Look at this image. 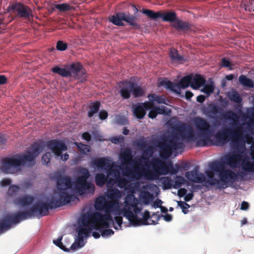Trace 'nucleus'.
<instances>
[{"label":"nucleus","instance_id":"31","mask_svg":"<svg viewBox=\"0 0 254 254\" xmlns=\"http://www.w3.org/2000/svg\"><path fill=\"white\" fill-rule=\"evenodd\" d=\"M173 27L179 31L186 32L190 29V24L187 22L177 19L173 24Z\"/></svg>","mask_w":254,"mask_h":254},{"label":"nucleus","instance_id":"39","mask_svg":"<svg viewBox=\"0 0 254 254\" xmlns=\"http://www.w3.org/2000/svg\"><path fill=\"white\" fill-rule=\"evenodd\" d=\"M52 71L64 77H69L70 75L67 65L65 68H61L58 66H56L52 69Z\"/></svg>","mask_w":254,"mask_h":254},{"label":"nucleus","instance_id":"60","mask_svg":"<svg viewBox=\"0 0 254 254\" xmlns=\"http://www.w3.org/2000/svg\"><path fill=\"white\" fill-rule=\"evenodd\" d=\"M155 108L158 114H167L170 111V110L164 106L155 107Z\"/></svg>","mask_w":254,"mask_h":254},{"label":"nucleus","instance_id":"30","mask_svg":"<svg viewBox=\"0 0 254 254\" xmlns=\"http://www.w3.org/2000/svg\"><path fill=\"white\" fill-rule=\"evenodd\" d=\"M242 169L246 172L254 173V164L248 156H245L242 161Z\"/></svg>","mask_w":254,"mask_h":254},{"label":"nucleus","instance_id":"43","mask_svg":"<svg viewBox=\"0 0 254 254\" xmlns=\"http://www.w3.org/2000/svg\"><path fill=\"white\" fill-rule=\"evenodd\" d=\"M148 98L151 101H156L159 104H167V99L163 95H157L154 94H150L148 96Z\"/></svg>","mask_w":254,"mask_h":254},{"label":"nucleus","instance_id":"9","mask_svg":"<svg viewBox=\"0 0 254 254\" xmlns=\"http://www.w3.org/2000/svg\"><path fill=\"white\" fill-rule=\"evenodd\" d=\"M119 202H115L112 200L106 201L104 198L100 197L97 199L95 207L96 210L104 211L106 213L104 215H108L110 217V219L103 218L102 226L105 228H108L110 226V222H113V217L110 213L114 211L116 208L118 207Z\"/></svg>","mask_w":254,"mask_h":254},{"label":"nucleus","instance_id":"35","mask_svg":"<svg viewBox=\"0 0 254 254\" xmlns=\"http://www.w3.org/2000/svg\"><path fill=\"white\" fill-rule=\"evenodd\" d=\"M113 182L117 184V186L120 188H125L128 184V182L127 180L125 178H123L121 176L114 180L113 179H109L108 182V186L110 184L113 185Z\"/></svg>","mask_w":254,"mask_h":254},{"label":"nucleus","instance_id":"16","mask_svg":"<svg viewBox=\"0 0 254 254\" xmlns=\"http://www.w3.org/2000/svg\"><path fill=\"white\" fill-rule=\"evenodd\" d=\"M19 165L16 156L5 157L1 162L0 169L5 174H15L20 171Z\"/></svg>","mask_w":254,"mask_h":254},{"label":"nucleus","instance_id":"45","mask_svg":"<svg viewBox=\"0 0 254 254\" xmlns=\"http://www.w3.org/2000/svg\"><path fill=\"white\" fill-rule=\"evenodd\" d=\"M163 188L164 190L170 189L173 187L172 180L169 177H163L161 178Z\"/></svg>","mask_w":254,"mask_h":254},{"label":"nucleus","instance_id":"64","mask_svg":"<svg viewBox=\"0 0 254 254\" xmlns=\"http://www.w3.org/2000/svg\"><path fill=\"white\" fill-rule=\"evenodd\" d=\"M11 183V180L9 178H3L0 182V185L2 187L9 186Z\"/></svg>","mask_w":254,"mask_h":254},{"label":"nucleus","instance_id":"38","mask_svg":"<svg viewBox=\"0 0 254 254\" xmlns=\"http://www.w3.org/2000/svg\"><path fill=\"white\" fill-rule=\"evenodd\" d=\"M169 57L172 61L176 63H179L184 61V57L180 55L178 50L175 48H171Z\"/></svg>","mask_w":254,"mask_h":254},{"label":"nucleus","instance_id":"49","mask_svg":"<svg viewBox=\"0 0 254 254\" xmlns=\"http://www.w3.org/2000/svg\"><path fill=\"white\" fill-rule=\"evenodd\" d=\"M140 197L145 204H148L153 198V195L148 191H143L140 193Z\"/></svg>","mask_w":254,"mask_h":254},{"label":"nucleus","instance_id":"19","mask_svg":"<svg viewBox=\"0 0 254 254\" xmlns=\"http://www.w3.org/2000/svg\"><path fill=\"white\" fill-rule=\"evenodd\" d=\"M46 146L57 157H59L63 151L67 150V147L62 140L52 139L46 142Z\"/></svg>","mask_w":254,"mask_h":254},{"label":"nucleus","instance_id":"52","mask_svg":"<svg viewBox=\"0 0 254 254\" xmlns=\"http://www.w3.org/2000/svg\"><path fill=\"white\" fill-rule=\"evenodd\" d=\"M63 239V236H61L59 237L57 240H53V243L56 245L57 247L60 248L61 250L67 252L68 250L65 248V247L63 245L62 242V240Z\"/></svg>","mask_w":254,"mask_h":254},{"label":"nucleus","instance_id":"7","mask_svg":"<svg viewBox=\"0 0 254 254\" xmlns=\"http://www.w3.org/2000/svg\"><path fill=\"white\" fill-rule=\"evenodd\" d=\"M119 93L123 99H128L132 93L133 97L138 98L144 96L145 91L136 82L127 79L118 83Z\"/></svg>","mask_w":254,"mask_h":254},{"label":"nucleus","instance_id":"24","mask_svg":"<svg viewBox=\"0 0 254 254\" xmlns=\"http://www.w3.org/2000/svg\"><path fill=\"white\" fill-rule=\"evenodd\" d=\"M227 164L231 168H235L239 163L242 160V156L240 154L228 155L225 157Z\"/></svg>","mask_w":254,"mask_h":254},{"label":"nucleus","instance_id":"58","mask_svg":"<svg viewBox=\"0 0 254 254\" xmlns=\"http://www.w3.org/2000/svg\"><path fill=\"white\" fill-rule=\"evenodd\" d=\"M220 65L222 67H228L230 69H232L233 64L231 63L230 61L223 58L221 60Z\"/></svg>","mask_w":254,"mask_h":254},{"label":"nucleus","instance_id":"34","mask_svg":"<svg viewBox=\"0 0 254 254\" xmlns=\"http://www.w3.org/2000/svg\"><path fill=\"white\" fill-rule=\"evenodd\" d=\"M44 147V142H34L30 150H28L30 153L34 156L35 158L43 150Z\"/></svg>","mask_w":254,"mask_h":254},{"label":"nucleus","instance_id":"6","mask_svg":"<svg viewBox=\"0 0 254 254\" xmlns=\"http://www.w3.org/2000/svg\"><path fill=\"white\" fill-rule=\"evenodd\" d=\"M78 173L79 176L74 182V189L80 195L93 193L95 186L92 183L87 181L90 176L88 170L86 168L81 167L78 169Z\"/></svg>","mask_w":254,"mask_h":254},{"label":"nucleus","instance_id":"18","mask_svg":"<svg viewBox=\"0 0 254 254\" xmlns=\"http://www.w3.org/2000/svg\"><path fill=\"white\" fill-rule=\"evenodd\" d=\"M67 69L69 72V77L76 80H80L81 81L85 79V70L80 63H73L67 65Z\"/></svg>","mask_w":254,"mask_h":254},{"label":"nucleus","instance_id":"26","mask_svg":"<svg viewBox=\"0 0 254 254\" xmlns=\"http://www.w3.org/2000/svg\"><path fill=\"white\" fill-rule=\"evenodd\" d=\"M205 81V79L200 74H195L192 77L191 87L197 89L204 85Z\"/></svg>","mask_w":254,"mask_h":254},{"label":"nucleus","instance_id":"5","mask_svg":"<svg viewBox=\"0 0 254 254\" xmlns=\"http://www.w3.org/2000/svg\"><path fill=\"white\" fill-rule=\"evenodd\" d=\"M131 209V208L123 207L122 211L124 216L133 226L155 225L157 224L160 219V216L155 213H153L152 216H150V212L148 210L144 211L142 215V218H139L137 215L134 214Z\"/></svg>","mask_w":254,"mask_h":254},{"label":"nucleus","instance_id":"51","mask_svg":"<svg viewBox=\"0 0 254 254\" xmlns=\"http://www.w3.org/2000/svg\"><path fill=\"white\" fill-rule=\"evenodd\" d=\"M164 85L166 88L170 89L176 93H179L177 83H174L171 81H167L165 82Z\"/></svg>","mask_w":254,"mask_h":254},{"label":"nucleus","instance_id":"2","mask_svg":"<svg viewBox=\"0 0 254 254\" xmlns=\"http://www.w3.org/2000/svg\"><path fill=\"white\" fill-rule=\"evenodd\" d=\"M57 190L55 193L58 196L57 199L50 201L49 202H37L31 207V211L34 215L43 217L49 214V209H53L67 204L70 202L78 200L77 197L70 194L68 190L71 188L72 181L70 177L59 174L56 177Z\"/></svg>","mask_w":254,"mask_h":254},{"label":"nucleus","instance_id":"1","mask_svg":"<svg viewBox=\"0 0 254 254\" xmlns=\"http://www.w3.org/2000/svg\"><path fill=\"white\" fill-rule=\"evenodd\" d=\"M193 123L196 129V136L194 130L190 126L182 124L175 127L178 135L182 140L186 141H196V146L198 147L209 146L212 145L216 146L223 145L229 141L222 130H219L214 135L213 142L211 137L213 133L211 126L209 122L201 117H196L193 119Z\"/></svg>","mask_w":254,"mask_h":254},{"label":"nucleus","instance_id":"37","mask_svg":"<svg viewBox=\"0 0 254 254\" xmlns=\"http://www.w3.org/2000/svg\"><path fill=\"white\" fill-rule=\"evenodd\" d=\"M192 76L191 75H187L183 77L177 83L178 86V91H180L181 88L185 89L187 88L189 85H191Z\"/></svg>","mask_w":254,"mask_h":254},{"label":"nucleus","instance_id":"15","mask_svg":"<svg viewBox=\"0 0 254 254\" xmlns=\"http://www.w3.org/2000/svg\"><path fill=\"white\" fill-rule=\"evenodd\" d=\"M103 218L110 219V217L108 215H103L99 212H95L93 214H85L82 218V225L85 227L91 226L95 230H99L98 223L102 225Z\"/></svg>","mask_w":254,"mask_h":254},{"label":"nucleus","instance_id":"20","mask_svg":"<svg viewBox=\"0 0 254 254\" xmlns=\"http://www.w3.org/2000/svg\"><path fill=\"white\" fill-rule=\"evenodd\" d=\"M92 229H93L92 226L89 227L88 228H80L78 232V237L75 242L71 246V250H76L83 247L85 245L84 238L87 237Z\"/></svg>","mask_w":254,"mask_h":254},{"label":"nucleus","instance_id":"46","mask_svg":"<svg viewBox=\"0 0 254 254\" xmlns=\"http://www.w3.org/2000/svg\"><path fill=\"white\" fill-rule=\"evenodd\" d=\"M229 99L235 103H240L242 102V99L237 91H233L227 94Z\"/></svg>","mask_w":254,"mask_h":254},{"label":"nucleus","instance_id":"54","mask_svg":"<svg viewBox=\"0 0 254 254\" xmlns=\"http://www.w3.org/2000/svg\"><path fill=\"white\" fill-rule=\"evenodd\" d=\"M101 225H102V224H101ZM99 230H98L100 231L101 235L103 237L111 236L112 235H113L114 233V232L113 231V230L110 229L102 230L101 229V227H100V226L99 225ZM102 228H104V227H103V226H102Z\"/></svg>","mask_w":254,"mask_h":254},{"label":"nucleus","instance_id":"33","mask_svg":"<svg viewBox=\"0 0 254 254\" xmlns=\"http://www.w3.org/2000/svg\"><path fill=\"white\" fill-rule=\"evenodd\" d=\"M108 176L103 173H98L95 176V182L96 185L100 187H103L106 183H108Z\"/></svg>","mask_w":254,"mask_h":254},{"label":"nucleus","instance_id":"13","mask_svg":"<svg viewBox=\"0 0 254 254\" xmlns=\"http://www.w3.org/2000/svg\"><path fill=\"white\" fill-rule=\"evenodd\" d=\"M223 117L228 120L233 121L232 125H233L237 139L240 137L245 131L244 126L247 125L248 128H250L251 126L252 121L250 120L248 122H244L242 124H239L240 117L232 111H226L223 115Z\"/></svg>","mask_w":254,"mask_h":254},{"label":"nucleus","instance_id":"48","mask_svg":"<svg viewBox=\"0 0 254 254\" xmlns=\"http://www.w3.org/2000/svg\"><path fill=\"white\" fill-rule=\"evenodd\" d=\"M142 13L147 16L149 18L152 19H156L159 18L160 11L154 12V11L148 9H143Z\"/></svg>","mask_w":254,"mask_h":254},{"label":"nucleus","instance_id":"42","mask_svg":"<svg viewBox=\"0 0 254 254\" xmlns=\"http://www.w3.org/2000/svg\"><path fill=\"white\" fill-rule=\"evenodd\" d=\"M133 112L135 117L139 119H142L146 114V112L141 104L135 106L133 109Z\"/></svg>","mask_w":254,"mask_h":254},{"label":"nucleus","instance_id":"61","mask_svg":"<svg viewBox=\"0 0 254 254\" xmlns=\"http://www.w3.org/2000/svg\"><path fill=\"white\" fill-rule=\"evenodd\" d=\"M141 105L143 107L145 111L147 110H151L154 107V104L153 101L150 102H145L141 104Z\"/></svg>","mask_w":254,"mask_h":254},{"label":"nucleus","instance_id":"59","mask_svg":"<svg viewBox=\"0 0 254 254\" xmlns=\"http://www.w3.org/2000/svg\"><path fill=\"white\" fill-rule=\"evenodd\" d=\"M115 220L118 226L114 225V228L116 230L121 229L123 223V217L120 216H117L115 217Z\"/></svg>","mask_w":254,"mask_h":254},{"label":"nucleus","instance_id":"28","mask_svg":"<svg viewBox=\"0 0 254 254\" xmlns=\"http://www.w3.org/2000/svg\"><path fill=\"white\" fill-rule=\"evenodd\" d=\"M125 208H131L138 205V200L133 194H127L125 198Z\"/></svg>","mask_w":254,"mask_h":254},{"label":"nucleus","instance_id":"4","mask_svg":"<svg viewBox=\"0 0 254 254\" xmlns=\"http://www.w3.org/2000/svg\"><path fill=\"white\" fill-rule=\"evenodd\" d=\"M150 164L152 169L151 170H143V175L147 180H156L162 175H166L168 173L175 175L178 173L179 166L176 165L177 168H174L172 162L170 161L165 162L156 157L152 159Z\"/></svg>","mask_w":254,"mask_h":254},{"label":"nucleus","instance_id":"22","mask_svg":"<svg viewBox=\"0 0 254 254\" xmlns=\"http://www.w3.org/2000/svg\"><path fill=\"white\" fill-rule=\"evenodd\" d=\"M185 176L190 181L194 183H202L206 180L204 175L198 171L197 167L191 171L186 172Z\"/></svg>","mask_w":254,"mask_h":254},{"label":"nucleus","instance_id":"25","mask_svg":"<svg viewBox=\"0 0 254 254\" xmlns=\"http://www.w3.org/2000/svg\"><path fill=\"white\" fill-rule=\"evenodd\" d=\"M34 200V196L30 195H25L22 197H18L15 199V202L22 206L30 205Z\"/></svg>","mask_w":254,"mask_h":254},{"label":"nucleus","instance_id":"44","mask_svg":"<svg viewBox=\"0 0 254 254\" xmlns=\"http://www.w3.org/2000/svg\"><path fill=\"white\" fill-rule=\"evenodd\" d=\"M153 154V150L150 146L148 147L143 151L141 159L143 160L146 166H148L147 163L149 162V158L152 156Z\"/></svg>","mask_w":254,"mask_h":254},{"label":"nucleus","instance_id":"41","mask_svg":"<svg viewBox=\"0 0 254 254\" xmlns=\"http://www.w3.org/2000/svg\"><path fill=\"white\" fill-rule=\"evenodd\" d=\"M240 83L244 87L253 88L254 83L253 81L250 78L247 77L245 75H241L239 77Z\"/></svg>","mask_w":254,"mask_h":254},{"label":"nucleus","instance_id":"8","mask_svg":"<svg viewBox=\"0 0 254 254\" xmlns=\"http://www.w3.org/2000/svg\"><path fill=\"white\" fill-rule=\"evenodd\" d=\"M34 216L31 208L27 211H18L16 213L10 215L5 216L0 222V233L11 228L13 224H16L21 221L27 219Z\"/></svg>","mask_w":254,"mask_h":254},{"label":"nucleus","instance_id":"3","mask_svg":"<svg viewBox=\"0 0 254 254\" xmlns=\"http://www.w3.org/2000/svg\"><path fill=\"white\" fill-rule=\"evenodd\" d=\"M210 170H207L205 174L208 179L206 184L210 186L217 185L218 188L225 189L229 183H234L237 175L229 169H226L223 163L215 161L209 165Z\"/></svg>","mask_w":254,"mask_h":254},{"label":"nucleus","instance_id":"17","mask_svg":"<svg viewBox=\"0 0 254 254\" xmlns=\"http://www.w3.org/2000/svg\"><path fill=\"white\" fill-rule=\"evenodd\" d=\"M120 158L123 166H125L123 169V174L125 176H128L131 173V170L127 166L133 161V155L131 149L126 148L123 149L120 153Z\"/></svg>","mask_w":254,"mask_h":254},{"label":"nucleus","instance_id":"40","mask_svg":"<svg viewBox=\"0 0 254 254\" xmlns=\"http://www.w3.org/2000/svg\"><path fill=\"white\" fill-rule=\"evenodd\" d=\"M55 7L61 12H65L75 10L74 7L71 5L69 3L57 4L55 5Z\"/></svg>","mask_w":254,"mask_h":254},{"label":"nucleus","instance_id":"47","mask_svg":"<svg viewBox=\"0 0 254 254\" xmlns=\"http://www.w3.org/2000/svg\"><path fill=\"white\" fill-rule=\"evenodd\" d=\"M75 144L81 154H86L87 152H89L91 151V147L88 145L77 142H75Z\"/></svg>","mask_w":254,"mask_h":254},{"label":"nucleus","instance_id":"12","mask_svg":"<svg viewBox=\"0 0 254 254\" xmlns=\"http://www.w3.org/2000/svg\"><path fill=\"white\" fill-rule=\"evenodd\" d=\"M108 19L110 22L117 26H124V23L123 22L124 21L134 28L138 29L140 27L137 22L136 17L129 13L118 12L115 15L109 16Z\"/></svg>","mask_w":254,"mask_h":254},{"label":"nucleus","instance_id":"14","mask_svg":"<svg viewBox=\"0 0 254 254\" xmlns=\"http://www.w3.org/2000/svg\"><path fill=\"white\" fill-rule=\"evenodd\" d=\"M8 9L18 18L29 20L34 17L33 10L28 5L21 2L10 4Z\"/></svg>","mask_w":254,"mask_h":254},{"label":"nucleus","instance_id":"11","mask_svg":"<svg viewBox=\"0 0 254 254\" xmlns=\"http://www.w3.org/2000/svg\"><path fill=\"white\" fill-rule=\"evenodd\" d=\"M93 164L98 169L105 171L108 176H112L115 178L114 180L121 176V167L114 165V163L111 164V161L106 158L95 159Z\"/></svg>","mask_w":254,"mask_h":254},{"label":"nucleus","instance_id":"27","mask_svg":"<svg viewBox=\"0 0 254 254\" xmlns=\"http://www.w3.org/2000/svg\"><path fill=\"white\" fill-rule=\"evenodd\" d=\"M107 196L108 198L115 202H118L122 196L121 192L117 188H112L108 190Z\"/></svg>","mask_w":254,"mask_h":254},{"label":"nucleus","instance_id":"57","mask_svg":"<svg viewBox=\"0 0 254 254\" xmlns=\"http://www.w3.org/2000/svg\"><path fill=\"white\" fill-rule=\"evenodd\" d=\"M52 154L50 152H47L43 155L42 158V161L43 164L48 165L50 162Z\"/></svg>","mask_w":254,"mask_h":254},{"label":"nucleus","instance_id":"56","mask_svg":"<svg viewBox=\"0 0 254 254\" xmlns=\"http://www.w3.org/2000/svg\"><path fill=\"white\" fill-rule=\"evenodd\" d=\"M214 91V86L212 84H205L202 88V91L208 95L212 93Z\"/></svg>","mask_w":254,"mask_h":254},{"label":"nucleus","instance_id":"53","mask_svg":"<svg viewBox=\"0 0 254 254\" xmlns=\"http://www.w3.org/2000/svg\"><path fill=\"white\" fill-rule=\"evenodd\" d=\"M125 138V137L122 135L116 136L112 137L110 138V141L114 144H121L124 142Z\"/></svg>","mask_w":254,"mask_h":254},{"label":"nucleus","instance_id":"50","mask_svg":"<svg viewBox=\"0 0 254 254\" xmlns=\"http://www.w3.org/2000/svg\"><path fill=\"white\" fill-rule=\"evenodd\" d=\"M186 182L185 179L181 176H177L174 180V184L173 185V188L177 189L180 188L182 185Z\"/></svg>","mask_w":254,"mask_h":254},{"label":"nucleus","instance_id":"36","mask_svg":"<svg viewBox=\"0 0 254 254\" xmlns=\"http://www.w3.org/2000/svg\"><path fill=\"white\" fill-rule=\"evenodd\" d=\"M222 130L225 133L226 137H229V140L231 139L233 141L237 140L233 125H232L231 127L224 128Z\"/></svg>","mask_w":254,"mask_h":254},{"label":"nucleus","instance_id":"10","mask_svg":"<svg viewBox=\"0 0 254 254\" xmlns=\"http://www.w3.org/2000/svg\"><path fill=\"white\" fill-rule=\"evenodd\" d=\"M177 136L174 135L169 138L167 143L166 141L160 142L159 146L160 149V155L162 158L166 159L170 157L172 154L173 150L183 149L184 147L182 142L178 141Z\"/></svg>","mask_w":254,"mask_h":254},{"label":"nucleus","instance_id":"23","mask_svg":"<svg viewBox=\"0 0 254 254\" xmlns=\"http://www.w3.org/2000/svg\"><path fill=\"white\" fill-rule=\"evenodd\" d=\"M19 166L25 165L27 163L33 165L35 163V157L28 150L23 154L15 155Z\"/></svg>","mask_w":254,"mask_h":254},{"label":"nucleus","instance_id":"32","mask_svg":"<svg viewBox=\"0 0 254 254\" xmlns=\"http://www.w3.org/2000/svg\"><path fill=\"white\" fill-rule=\"evenodd\" d=\"M100 105L101 103L98 101L91 103L89 106V111L87 113L88 117L91 118L95 114L97 113L100 109Z\"/></svg>","mask_w":254,"mask_h":254},{"label":"nucleus","instance_id":"55","mask_svg":"<svg viewBox=\"0 0 254 254\" xmlns=\"http://www.w3.org/2000/svg\"><path fill=\"white\" fill-rule=\"evenodd\" d=\"M19 190V187L18 186H16V185L10 186V187L9 188L8 192H7L8 194L11 196H14L18 191Z\"/></svg>","mask_w":254,"mask_h":254},{"label":"nucleus","instance_id":"62","mask_svg":"<svg viewBox=\"0 0 254 254\" xmlns=\"http://www.w3.org/2000/svg\"><path fill=\"white\" fill-rule=\"evenodd\" d=\"M57 49L60 51H64L67 49V44L63 41H59L57 44Z\"/></svg>","mask_w":254,"mask_h":254},{"label":"nucleus","instance_id":"63","mask_svg":"<svg viewBox=\"0 0 254 254\" xmlns=\"http://www.w3.org/2000/svg\"><path fill=\"white\" fill-rule=\"evenodd\" d=\"M178 205L182 209V211L184 214L188 213L189 210L185 209V206L190 207V205L189 204L184 201H178Z\"/></svg>","mask_w":254,"mask_h":254},{"label":"nucleus","instance_id":"21","mask_svg":"<svg viewBox=\"0 0 254 254\" xmlns=\"http://www.w3.org/2000/svg\"><path fill=\"white\" fill-rule=\"evenodd\" d=\"M201 111L208 117L215 119L217 115L222 112V109L216 104L211 102L207 107H203Z\"/></svg>","mask_w":254,"mask_h":254},{"label":"nucleus","instance_id":"29","mask_svg":"<svg viewBox=\"0 0 254 254\" xmlns=\"http://www.w3.org/2000/svg\"><path fill=\"white\" fill-rule=\"evenodd\" d=\"M159 18H161L164 21L176 22L177 17L176 13L174 11L161 12L160 11Z\"/></svg>","mask_w":254,"mask_h":254}]
</instances>
